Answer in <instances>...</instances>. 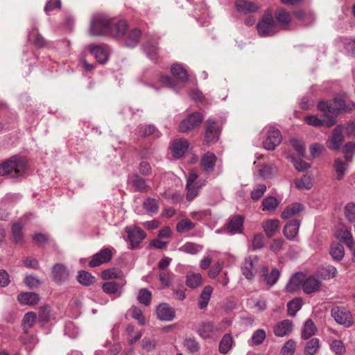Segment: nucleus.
<instances>
[{"instance_id":"obj_64","label":"nucleus","mask_w":355,"mask_h":355,"mask_svg":"<svg viewBox=\"0 0 355 355\" xmlns=\"http://www.w3.org/2000/svg\"><path fill=\"white\" fill-rule=\"evenodd\" d=\"M345 215L347 219L352 223L355 220V204L347 203L345 207Z\"/></svg>"},{"instance_id":"obj_57","label":"nucleus","mask_w":355,"mask_h":355,"mask_svg":"<svg viewBox=\"0 0 355 355\" xmlns=\"http://www.w3.org/2000/svg\"><path fill=\"white\" fill-rule=\"evenodd\" d=\"M132 182L137 191H144L148 188L146 180L137 174L132 176Z\"/></svg>"},{"instance_id":"obj_26","label":"nucleus","mask_w":355,"mask_h":355,"mask_svg":"<svg viewBox=\"0 0 355 355\" xmlns=\"http://www.w3.org/2000/svg\"><path fill=\"white\" fill-rule=\"evenodd\" d=\"M38 294L32 292L21 293L17 296L19 302L23 305H35L40 301Z\"/></svg>"},{"instance_id":"obj_29","label":"nucleus","mask_w":355,"mask_h":355,"mask_svg":"<svg viewBox=\"0 0 355 355\" xmlns=\"http://www.w3.org/2000/svg\"><path fill=\"white\" fill-rule=\"evenodd\" d=\"M335 235L338 239L344 243L347 247L355 242L351 232L345 227H341L337 230Z\"/></svg>"},{"instance_id":"obj_22","label":"nucleus","mask_w":355,"mask_h":355,"mask_svg":"<svg viewBox=\"0 0 355 355\" xmlns=\"http://www.w3.org/2000/svg\"><path fill=\"white\" fill-rule=\"evenodd\" d=\"M244 218L241 215L234 216L230 218L227 227L231 234L243 232Z\"/></svg>"},{"instance_id":"obj_19","label":"nucleus","mask_w":355,"mask_h":355,"mask_svg":"<svg viewBox=\"0 0 355 355\" xmlns=\"http://www.w3.org/2000/svg\"><path fill=\"white\" fill-rule=\"evenodd\" d=\"M189 142L184 139H175L172 143L171 150L173 156L178 159L182 157L189 148Z\"/></svg>"},{"instance_id":"obj_47","label":"nucleus","mask_w":355,"mask_h":355,"mask_svg":"<svg viewBox=\"0 0 355 355\" xmlns=\"http://www.w3.org/2000/svg\"><path fill=\"white\" fill-rule=\"evenodd\" d=\"M279 205V201L273 196L265 198L262 201L263 210L274 211Z\"/></svg>"},{"instance_id":"obj_51","label":"nucleus","mask_w":355,"mask_h":355,"mask_svg":"<svg viewBox=\"0 0 355 355\" xmlns=\"http://www.w3.org/2000/svg\"><path fill=\"white\" fill-rule=\"evenodd\" d=\"M144 207L150 214L153 215L158 211L159 205L155 199L148 198L144 200Z\"/></svg>"},{"instance_id":"obj_58","label":"nucleus","mask_w":355,"mask_h":355,"mask_svg":"<svg viewBox=\"0 0 355 355\" xmlns=\"http://www.w3.org/2000/svg\"><path fill=\"white\" fill-rule=\"evenodd\" d=\"M12 236L15 242H21L23 239L22 225L20 222L15 223L12 226Z\"/></svg>"},{"instance_id":"obj_53","label":"nucleus","mask_w":355,"mask_h":355,"mask_svg":"<svg viewBox=\"0 0 355 355\" xmlns=\"http://www.w3.org/2000/svg\"><path fill=\"white\" fill-rule=\"evenodd\" d=\"M123 277V272L116 268L105 270L102 272L103 279H120Z\"/></svg>"},{"instance_id":"obj_1","label":"nucleus","mask_w":355,"mask_h":355,"mask_svg":"<svg viewBox=\"0 0 355 355\" xmlns=\"http://www.w3.org/2000/svg\"><path fill=\"white\" fill-rule=\"evenodd\" d=\"M318 109L324 116L328 117L325 122L326 126L330 128L336 123V116L343 112H350L355 109V103L343 97H335L333 104L329 105L327 102L318 103Z\"/></svg>"},{"instance_id":"obj_9","label":"nucleus","mask_w":355,"mask_h":355,"mask_svg":"<svg viewBox=\"0 0 355 355\" xmlns=\"http://www.w3.org/2000/svg\"><path fill=\"white\" fill-rule=\"evenodd\" d=\"M344 126L340 125L336 127L332 132V135L327 142V146L333 150H338L340 148L344 140V136L343 134Z\"/></svg>"},{"instance_id":"obj_12","label":"nucleus","mask_w":355,"mask_h":355,"mask_svg":"<svg viewBox=\"0 0 355 355\" xmlns=\"http://www.w3.org/2000/svg\"><path fill=\"white\" fill-rule=\"evenodd\" d=\"M125 232L128 233V240L132 249L137 248L146 237L144 232L137 227H127Z\"/></svg>"},{"instance_id":"obj_6","label":"nucleus","mask_w":355,"mask_h":355,"mask_svg":"<svg viewBox=\"0 0 355 355\" xmlns=\"http://www.w3.org/2000/svg\"><path fill=\"white\" fill-rule=\"evenodd\" d=\"M224 331L220 324H215L211 322H203L199 324L198 334L203 339H215L217 334Z\"/></svg>"},{"instance_id":"obj_23","label":"nucleus","mask_w":355,"mask_h":355,"mask_svg":"<svg viewBox=\"0 0 355 355\" xmlns=\"http://www.w3.org/2000/svg\"><path fill=\"white\" fill-rule=\"evenodd\" d=\"M217 160L216 156L211 153H205L201 159V167L206 173L213 171Z\"/></svg>"},{"instance_id":"obj_18","label":"nucleus","mask_w":355,"mask_h":355,"mask_svg":"<svg viewBox=\"0 0 355 355\" xmlns=\"http://www.w3.org/2000/svg\"><path fill=\"white\" fill-rule=\"evenodd\" d=\"M301 221L294 219L288 222L284 227L283 233L286 239L294 240L297 236Z\"/></svg>"},{"instance_id":"obj_46","label":"nucleus","mask_w":355,"mask_h":355,"mask_svg":"<svg viewBox=\"0 0 355 355\" xmlns=\"http://www.w3.org/2000/svg\"><path fill=\"white\" fill-rule=\"evenodd\" d=\"M202 249V247L200 245H198V244H196L193 243H191V242H187L185 244H184L182 246L179 248L178 250L185 252V253L195 254L198 253V252L201 251Z\"/></svg>"},{"instance_id":"obj_35","label":"nucleus","mask_w":355,"mask_h":355,"mask_svg":"<svg viewBox=\"0 0 355 355\" xmlns=\"http://www.w3.org/2000/svg\"><path fill=\"white\" fill-rule=\"evenodd\" d=\"M318 273L322 279L329 280L336 277L337 270L334 266L329 265L320 267Z\"/></svg>"},{"instance_id":"obj_50","label":"nucleus","mask_w":355,"mask_h":355,"mask_svg":"<svg viewBox=\"0 0 355 355\" xmlns=\"http://www.w3.org/2000/svg\"><path fill=\"white\" fill-rule=\"evenodd\" d=\"M144 51L151 60H155L157 57V48L155 42H148L144 46Z\"/></svg>"},{"instance_id":"obj_17","label":"nucleus","mask_w":355,"mask_h":355,"mask_svg":"<svg viewBox=\"0 0 355 355\" xmlns=\"http://www.w3.org/2000/svg\"><path fill=\"white\" fill-rule=\"evenodd\" d=\"M303 277L304 273L302 272H297L293 275L286 285V291L293 293L302 289Z\"/></svg>"},{"instance_id":"obj_40","label":"nucleus","mask_w":355,"mask_h":355,"mask_svg":"<svg viewBox=\"0 0 355 355\" xmlns=\"http://www.w3.org/2000/svg\"><path fill=\"white\" fill-rule=\"evenodd\" d=\"M37 320V315L35 313L31 311L26 313L22 320L23 329L27 331L29 329L33 327Z\"/></svg>"},{"instance_id":"obj_5","label":"nucleus","mask_w":355,"mask_h":355,"mask_svg":"<svg viewBox=\"0 0 355 355\" xmlns=\"http://www.w3.org/2000/svg\"><path fill=\"white\" fill-rule=\"evenodd\" d=\"M266 139L263 141V146L268 150H273L282 142V137L280 131L271 126L266 127L263 130Z\"/></svg>"},{"instance_id":"obj_44","label":"nucleus","mask_w":355,"mask_h":355,"mask_svg":"<svg viewBox=\"0 0 355 355\" xmlns=\"http://www.w3.org/2000/svg\"><path fill=\"white\" fill-rule=\"evenodd\" d=\"M302 306V300L297 297L290 301L287 304L288 313L291 316H295L296 313L301 309Z\"/></svg>"},{"instance_id":"obj_45","label":"nucleus","mask_w":355,"mask_h":355,"mask_svg":"<svg viewBox=\"0 0 355 355\" xmlns=\"http://www.w3.org/2000/svg\"><path fill=\"white\" fill-rule=\"evenodd\" d=\"M295 184V187L300 190L310 189L313 185L311 177L306 175L301 178L296 179Z\"/></svg>"},{"instance_id":"obj_4","label":"nucleus","mask_w":355,"mask_h":355,"mask_svg":"<svg viewBox=\"0 0 355 355\" xmlns=\"http://www.w3.org/2000/svg\"><path fill=\"white\" fill-rule=\"evenodd\" d=\"M260 36L269 37L279 31V26L275 22L270 10L266 12L257 25Z\"/></svg>"},{"instance_id":"obj_55","label":"nucleus","mask_w":355,"mask_h":355,"mask_svg":"<svg viewBox=\"0 0 355 355\" xmlns=\"http://www.w3.org/2000/svg\"><path fill=\"white\" fill-rule=\"evenodd\" d=\"M296 349V342L290 339L286 341L281 349L282 355H293Z\"/></svg>"},{"instance_id":"obj_15","label":"nucleus","mask_w":355,"mask_h":355,"mask_svg":"<svg viewBox=\"0 0 355 355\" xmlns=\"http://www.w3.org/2000/svg\"><path fill=\"white\" fill-rule=\"evenodd\" d=\"M128 30V24L125 20H119L114 21L111 19V26L109 27V30L107 35H110L114 37H123Z\"/></svg>"},{"instance_id":"obj_38","label":"nucleus","mask_w":355,"mask_h":355,"mask_svg":"<svg viewBox=\"0 0 355 355\" xmlns=\"http://www.w3.org/2000/svg\"><path fill=\"white\" fill-rule=\"evenodd\" d=\"M202 283V277L200 273H191L187 275L186 284L191 288H196Z\"/></svg>"},{"instance_id":"obj_36","label":"nucleus","mask_w":355,"mask_h":355,"mask_svg":"<svg viewBox=\"0 0 355 355\" xmlns=\"http://www.w3.org/2000/svg\"><path fill=\"white\" fill-rule=\"evenodd\" d=\"M212 292L213 288L211 286H207L204 288L203 291L200 294L198 302V306L200 309H203L207 307L209 302Z\"/></svg>"},{"instance_id":"obj_2","label":"nucleus","mask_w":355,"mask_h":355,"mask_svg":"<svg viewBox=\"0 0 355 355\" xmlns=\"http://www.w3.org/2000/svg\"><path fill=\"white\" fill-rule=\"evenodd\" d=\"M27 168L26 161L21 157H12L0 164V175H10L11 178L22 176Z\"/></svg>"},{"instance_id":"obj_11","label":"nucleus","mask_w":355,"mask_h":355,"mask_svg":"<svg viewBox=\"0 0 355 355\" xmlns=\"http://www.w3.org/2000/svg\"><path fill=\"white\" fill-rule=\"evenodd\" d=\"M112 248H104L95 254L89 263V266L96 267L109 262L112 257Z\"/></svg>"},{"instance_id":"obj_20","label":"nucleus","mask_w":355,"mask_h":355,"mask_svg":"<svg viewBox=\"0 0 355 355\" xmlns=\"http://www.w3.org/2000/svg\"><path fill=\"white\" fill-rule=\"evenodd\" d=\"M157 318L163 321H171L175 318V311L167 304H160L157 307Z\"/></svg>"},{"instance_id":"obj_60","label":"nucleus","mask_w":355,"mask_h":355,"mask_svg":"<svg viewBox=\"0 0 355 355\" xmlns=\"http://www.w3.org/2000/svg\"><path fill=\"white\" fill-rule=\"evenodd\" d=\"M295 16L300 20H302L304 25L311 24L314 21V17L312 14H306L302 10H297L294 12Z\"/></svg>"},{"instance_id":"obj_41","label":"nucleus","mask_w":355,"mask_h":355,"mask_svg":"<svg viewBox=\"0 0 355 355\" xmlns=\"http://www.w3.org/2000/svg\"><path fill=\"white\" fill-rule=\"evenodd\" d=\"M277 173V168L272 164L264 165L259 170V175L263 179H270Z\"/></svg>"},{"instance_id":"obj_43","label":"nucleus","mask_w":355,"mask_h":355,"mask_svg":"<svg viewBox=\"0 0 355 355\" xmlns=\"http://www.w3.org/2000/svg\"><path fill=\"white\" fill-rule=\"evenodd\" d=\"M329 253L334 259L340 261L345 254L344 248L341 244L334 243L331 245Z\"/></svg>"},{"instance_id":"obj_61","label":"nucleus","mask_w":355,"mask_h":355,"mask_svg":"<svg viewBox=\"0 0 355 355\" xmlns=\"http://www.w3.org/2000/svg\"><path fill=\"white\" fill-rule=\"evenodd\" d=\"M304 121L309 125L319 127L326 125L325 122L328 121V117L325 116L324 119L320 120L315 116H307L304 118Z\"/></svg>"},{"instance_id":"obj_7","label":"nucleus","mask_w":355,"mask_h":355,"mask_svg":"<svg viewBox=\"0 0 355 355\" xmlns=\"http://www.w3.org/2000/svg\"><path fill=\"white\" fill-rule=\"evenodd\" d=\"M331 316L340 325L345 327H350L354 323V319L351 312L343 306H335L331 310Z\"/></svg>"},{"instance_id":"obj_39","label":"nucleus","mask_w":355,"mask_h":355,"mask_svg":"<svg viewBox=\"0 0 355 355\" xmlns=\"http://www.w3.org/2000/svg\"><path fill=\"white\" fill-rule=\"evenodd\" d=\"M141 36V31L139 29H133L129 34L125 40V46L129 48L135 47L139 42Z\"/></svg>"},{"instance_id":"obj_52","label":"nucleus","mask_w":355,"mask_h":355,"mask_svg":"<svg viewBox=\"0 0 355 355\" xmlns=\"http://www.w3.org/2000/svg\"><path fill=\"white\" fill-rule=\"evenodd\" d=\"M137 300L145 306H148L151 300V292L146 288H142L139 291Z\"/></svg>"},{"instance_id":"obj_16","label":"nucleus","mask_w":355,"mask_h":355,"mask_svg":"<svg viewBox=\"0 0 355 355\" xmlns=\"http://www.w3.org/2000/svg\"><path fill=\"white\" fill-rule=\"evenodd\" d=\"M126 284V282L121 281L116 282L114 281H109L105 282L102 286L103 291L109 295L116 294L117 296H121L123 293V288Z\"/></svg>"},{"instance_id":"obj_25","label":"nucleus","mask_w":355,"mask_h":355,"mask_svg":"<svg viewBox=\"0 0 355 355\" xmlns=\"http://www.w3.org/2000/svg\"><path fill=\"white\" fill-rule=\"evenodd\" d=\"M235 7L238 12L245 15L254 12L259 9L257 4L244 0H237L235 3Z\"/></svg>"},{"instance_id":"obj_62","label":"nucleus","mask_w":355,"mask_h":355,"mask_svg":"<svg viewBox=\"0 0 355 355\" xmlns=\"http://www.w3.org/2000/svg\"><path fill=\"white\" fill-rule=\"evenodd\" d=\"M184 345L191 353L197 352L200 349V344L195 338H189L185 339Z\"/></svg>"},{"instance_id":"obj_54","label":"nucleus","mask_w":355,"mask_h":355,"mask_svg":"<svg viewBox=\"0 0 355 355\" xmlns=\"http://www.w3.org/2000/svg\"><path fill=\"white\" fill-rule=\"evenodd\" d=\"M330 349L336 355H343L345 352V345L340 340H333L330 344Z\"/></svg>"},{"instance_id":"obj_37","label":"nucleus","mask_w":355,"mask_h":355,"mask_svg":"<svg viewBox=\"0 0 355 355\" xmlns=\"http://www.w3.org/2000/svg\"><path fill=\"white\" fill-rule=\"evenodd\" d=\"M320 347V340L317 338H313L309 340L304 347L305 355H315Z\"/></svg>"},{"instance_id":"obj_49","label":"nucleus","mask_w":355,"mask_h":355,"mask_svg":"<svg viewBox=\"0 0 355 355\" xmlns=\"http://www.w3.org/2000/svg\"><path fill=\"white\" fill-rule=\"evenodd\" d=\"M195 227V223L188 219H182L176 225V230L179 233H186Z\"/></svg>"},{"instance_id":"obj_3","label":"nucleus","mask_w":355,"mask_h":355,"mask_svg":"<svg viewBox=\"0 0 355 355\" xmlns=\"http://www.w3.org/2000/svg\"><path fill=\"white\" fill-rule=\"evenodd\" d=\"M111 26V18L103 13H97L92 16L89 34L92 35H107L109 27Z\"/></svg>"},{"instance_id":"obj_34","label":"nucleus","mask_w":355,"mask_h":355,"mask_svg":"<svg viewBox=\"0 0 355 355\" xmlns=\"http://www.w3.org/2000/svg\"><path fill=\"white\" fill-rule=\"evenodd\" d=\"M279 225V221L277 219H270L263 223L262 227L268 237H272Z\"/></svg>"},{"instance_id":"obj_27","label":"nucleus","mask_w":355,"mask_h":355,"mask_svg":"<svg viewBox=\"0 0 355 355\" xmlns=\"http://www.w3.org/2000/svg\"><path fill=\"white\" fill-rule=\"evenodd\" d=\"M234 340L230 334H225L219 343L218 351L222 354H227L233 347Z\"/></svg>"},{"instance_id":"obj_28","label":"nucleus","mask_w":355,"mask_h":355,"mask_svg":"<svg viewBox=\"0 0 355 355\" xmlns=\"http://www.w3.org/2000/svg\"><path fill=\"white\" fill-rule=\"evenodd\" d=\"M304 206L302 204L299 202H295L290 205H288L281 214V217L283 219L290 218L300 212L304 210Z\"/></svg>"},{"instance_id":"obj_30","label":"nucleus","mask_w":355,"mask_h":355,"mask_svg":"<svg viewBox=\"0 0 355 355\" xmlns=\"http://www.w3.org/2000/svg\"><path fill=\"white\" fill-rule=\"evenodd\" d=\"M171 70L174 78L180 83H185L188 80L187 71L182 65L174 64L171 66Z\"/></svg>"},{"instance_id":"obj_59","label":"nucleus","mask_w":355,"mask_h":355,"mask_svg":"<svg viewBox=\"0 0 355 355\" xmlns=\"http://www.w3.org/2000/svg\"><path fill=\"white\" fill-rule=\"evenodd\" d=\"M174 275L167 270H164L159 272V279L160 283L166 287H169L171 284V281Z\"/></svg>"},{"instance_id":"obj_8","label":"nucleus","mask_w":355,"mask_h":355,"mask_svg":"<svg viewBox=\"0 0 355 355\" xmlns=\"http://www.w3.org/2000/svg\"><path fill=\"white\" fill-rule=\"evenodd\" d=\"M203 117L198 112H194L184 119L179 125V130L182 133L188 132L198 127L202 121Z\"/></svg>"},{"instance_id":"obj_31","label":"nucleus","mask_w":355,"mask_h":355,"mask_svg":"<svg viewBox=\"0 0 355 355\" xmlns=\"http://www.w3.org/2000/svg\"><path fill=\"white\" fill-rule=\"evenodd\" d=\"M53 276L56 282L61 283L67 279L69 273L64 266L56 264L53 268Z\"/></svg>"},{"instance_id":"obj_32","label":"nucleus","mask_w":355,"mask_h":355,"mask_svg":"<svg viewBox=\"0 0 355 355\" xmlns=\"http://www.w3.org/2000/svg\"><path fill=\"white\" fill-rule=\"evenodd\" d=\"M317 328L312 320L308 319L304 324L302 329L301 336L304 340L309 339L315 335Z\"/></svg>"},{"instance_id":"obj_33","label":"nucleus","mask_w":355,"mask_h":355,"mask_svg":"<svg viewBox=\"0 0 355 355\" xmlns=\"http://www.w3.org/2000/svg\"><path fill=\"white\" fill-rule=\"evenodd\" d=\"M275 17L281 27L286 28L288 26L291 21V15L288 12L285 11V10L283 8L277 9Z\"/></svg>"},{"instance_id":"obj_24","label":"nucleus","mask_w":355,"mask_h":355,"mask_svg":"<svg viewBox=\"0 0 355 355\" xmlns=\"http://www.w3.org/2000/svg\"><path fill=\"white\" fill-rule=\"evenodd\" d=\"M89 51L100 64H105L108 58L107 49L101 45L90 46Z\"/></svg>"},{"instance_id":"obj_42","label":"nucleus","mask_w":355,"mask_h":355,"mask_svg":"<svg viewBox=\"0 0 355 355\" xmlns=\"http://www.w3.org/2000/svg\"><path fill=\"white\" fill-rule=\"evenodd\" d=\"M334 170L336 174V178L338 180H340L343 178L345 172L347 169V165L344 162L341 161L339 159H336L334 161Z\"/></svg>"},{"instance_id":"obj_48","label":"nucleus","mask_w":355,"mask_h":355,"mask_svg":"<svg viewBox=\"0 0 355 355\" xmlns=\"http://www.w3.org/2000/svg\"><path fill=\"white\" fill-rule=\"evenodd\" d=\"M202 184L200 182H196L194 184L189 185L186 184L187 192V200L189 201L193 200L198 194L199 190Z\"/></svg>"},{"instance_id":"obj_10","label":"nucleus","mask_w":355,"mask_h":355,"mask_svg":"<svg viewBox=\"0 0 355 355\" xmlns=\"http://www.w3.org/2000/svg\"><path fill=\"white\" fill-rule=\"evenodd\" d=\"M220 128L215 121L209 119L206 122L205 141L207 144L216 142L220 136Z\"/></svg>"},{"instance_id":"obj_13","label":"nucleus","mask_w":355,"mask_h":355,"mask_svg":"<svg viewBox=\"0 0 355 355\" xmlns=\"http://www.w3.org/2000/svg\"><path fill=\"white\" fill-rule=\"evenodd\" d=\"M321 282L314 276H306L304 274L302 291L306 294H311L320 291Z\"/></svg>"},{"instance_id":"obj_21","label":"nucleus","mask_w":355,"mask_h":355,"mask_svg":"<svg viewBox=\"0 0 355 355\" xmlns=\"http://www.w3.org/2000/svg\"><path fill=\"white\" fill-rule=\"evenodd\" d=\"M293 322L290 320H284L274 327V334L277 337H284L290 334L293 330Z\"/></svg>"},{"instance_id":"obj_14","label":"nucleus","mask_w":355,"mask_h":355,"mask_svg":"<svg viewBox=\"0 0 355 355\" xmlns=\"http://www.w3.org/2000/svg\"><path fill=\"white\" fill-rule=\"evenodd\" d=\"M258 263L257 257H249L246 258L241 267L243 275L246 279L251 280L256 272V266Z\"/></svg>"},{"instance_id":"obj_56","label":"nucleus","mask_w":355,"mask_h":355,"mask_svg":"<svg viewBox=\"0 0 355 355\" xmlns=\"http://www.w3.org/2000/svg\"><path fill=\"white\" fill-rule=\"evenodd\" d=\"M266 191V186L264 184H257L251 192L250 197L253 200L260 199Z\"/></svg>"},{"instance_id":"obj_63","label":"nucleus","mask_w":355,"mask_h":355,"mask_svg":"<svg viewBox=\"0 0 355 355\" xmlns=\"http://www.w3.org/2000/svg\"><path fill=\"white\" fill-rule=\"evenodd\" d=\"M78 281L81 284L89 285L94 280V277L88 272L80 271L77 277Z\"/></svg>"}]
</instances>
